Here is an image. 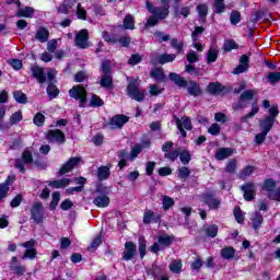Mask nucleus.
<instances>
[{
  "mask_svg": "<svg viewBox=\"0 0 280 280\" xmlns=\"http://www.w3.org/2000/svg\"><path fill=\"white\" fill-rule=\"evenodd\" d=\"M257 113H259V106H253L252 110L241 118V121L245 124V121H248L252 117H255Z\"/></svg>",
  "mask_w": 280,
  "mask_h": 280,
  "instance_id": "3c124183",
  "label": "nucleus"
},
{
  "mask_svg": "<svg viewBox=\"0 0 280 280\" xmlns=\"http://www.w3.org/2000/svg\"><path fill=\"white\" fill-rule=\"evenodd\" d=\"M70 183V178L55 179L49 182V186L52 187L54 189H62L65 187H69Z\"/></svg>",
  "mask_w": 280,
  "mask_h": 280,
  "instance_id": "bb28decb",
  "label": "nucleus"
},
{
  "mask_svg": "<svg viewBox=\"0 0 280 280\" xmlns=\"http://www.w3.org/2000/svg\"><path fill=\"white\" fill-rule=\"evenodd\" d=\"M218 231H219V228L217 224H211V225H207L205 228V233L207 235V237H218Z\"/></svg>",
  "mask_w": 280,
  "mask_h": 280,
  "instance_id": "58836bf2",
  "label": "nucleus"
},
{
  "mask_svg": "<svg viewBox=\"0 0 280 280\" xmlns=\"http://www.w3.org/2000/svg\"><path fill=\"white\" fill-rule=\"evenodd\" d=\"M124 28L135 30V16L126 15V18L124 19Z\"/></svg>",
  "mask_w": 280,
  "mask_h": 280,
  "instance_id": "c03bdc74",
  "label": "nucleus"
},
{
  "mask_svg": "<svg viewBox=\"0 0 280 280\" xmlns=\"http://www.w3.org/2000/svg\"><path fill=\"white\" fill-rule=\"evenodd\" d=\"M168 78L171 82H174V84H176V86H179L182 89L187 88V80H185V78L180 77L178 73L171 72L168 74Z\"/></svg>",
  "mask_w": 280,
  "mask_h": 280,
  "instance_id": "5701e85b",
  "label": "nucleus"
},
{
  "mask_svg": "<svg viewBox=\"0 0 280 280\" xmlns=\"http://www.w3.org/2000/svg\"><path fill=\"white\" fill-rule=\"evenodd\" d=\"M46 219L43 203L40 201H34L31 207V220L36 224H43Z\"/></svg>",
  "mask_w": 280,
  "mask_h": 280,
  "instance_id": "423d86ee",
  "label": "nucleus"
},
{
  "mask_svg": "<svg viewBox=\"0 0 280 280\" xmlns=\"http://www.w3.org/2000/svg\"><path fill=\"white\" fill-rule=\"evenodd\" d=\"M70 97H73L74 100H80L81 104L86 103V90L82 85H74L69 91Z\"/></svg>",
  "mask_w": 280,
  "mask_h": 280,
  "instance_id": "f3484780",
  "label": "nucleus"
},
{
  "mask_svg": "<svg viewBox=\"0 0 280 280\" xmlns=\"http://www.w3.org/2000/svg\"><path fill=\"white\" fill-rule=\"evenodd\" d=\"M220 131L221 128L218 124H212L208 129L209 135H212V137H218V135H220Z\"/></svg>",
  "mask_w": 280,
  "mask_h": 280,
  "instance_id": "69168bd1",
  "label": "nucleus"
},
{
  "mask_svg": "<svg viewBox=\"0 0 280 280\" xmlns=\"http://www.w3.org/2000/svg\"><path fill=\"white\" fill-rule=\"evenodd\" d=\"M138 252L140 259H144L148 255V241H145V236H140L138 238Z\"/></svg>",
  "mask_w": 280,
  "mask_h": 280,
  "instance_id": "b1692460",
  "label": "nucleus"
},
{
  "mask_svg": "<svg viewBox=\"0 0 280 280\" xmlns=\"http://www.w3.org/2000/svg\"><path fill=\"white\" fill-rule=\"evenodd\" d=\"M80 161H82V158L74 156L70 158L59 170V176H65V174H69L71 170H74L80 165Z\"/></svg>",
  "mask_w": 280,
  "mask_h": 280,
  "instance_id": "f8f14e48",
  "label": "nucleus"
},
{
  "mask_svg": "<svg viewBox=\"0 0 280 280\" xmlns=\"http://www.w3.org/2000/svg\"><path fill=\"white\" fill-rule=\"evenodd\" d=\"M102 244V235H97L96 237L93 238L92 243L90 246H88V250L91 253L93 250H97Z\"/></svg>",
  "mask_w": 280,
  "mask_h": 280,
  "instance_id": "a19ab883",
  "label": "nucleus"
},
{
  "mask_svg": "<svg viewBox=\"0 0 280 280\" xmlns=\"http://www.w3.org/2000/svg\"><path fill=\"white\" fill-rule=\"evenodd\" d=\"M36 40H39V43H47L49 40V30L45 27H39L35 35Z\"/></svg>",
  "mask_w": 280,
  "mask_h": 280,
  "instance_id": "c85d7f7f",
  "label": "nucleus"
},
{
  "mask_svg": "<svg viewBox=\"0 0 280 280\" xmlns=\"http://www.w3.org/2000/svg\"><path fill=\"white\" fill-rule=\"evenodd\" d=\"M221 257L223 259H233L235 257V248L233 246L223 247L221 249Z\"/></svg>",
  "mask_w": 280,
  "mask_h": 280,
  "instance_id": "f704fd0d",
  "label": "nucleus"
},
{
  "mask_svg": "<svg viewBox=\"0 0 280 280\" xmlns=\"http://www.w3.org/2000/svg\"><path fill=\"white\" fill-rule=\"evenodd\" d=\"M33 124L37 126L38 128L45 126V115L43 113H36L33 118Z\"/></svg>",
  "mask_w": 280,
  "mask_h": 280,
  "instance_id": "37998d69",
  "label": "nucleus"
},
{
  "mask_svg": "<svg viewBox=\"0 0 280 280\" xmlns=\"http://www.w3.org/2000/svg\"><path fill=\"white\" fill-rule=\"evenodd\" d=\"M179 161L183 163V165H189L191 161V152H189L187 149L183 151L179 150Z\"/></svg>",
  "mask_w": 280,
  "mask_h": 280,
  "instance_id": "4c0bfd02",
  "label": "nucleus"
},
{
  "mask_svg": "<svg viewBox=\"0 0 280 280\" xmlns=\"http://www.w3.org/2000/svg\"><path fill=\"white\" fill-rule=\"evenodd\" d=\"M248 71V56L243 55L240 59V65L233 70L234 75H240V73H245Z\"/></svg>",
  "mask_w": 280,
  "mask_h": 280,
  "instance_id": "412c9836",
  "label": "nucleus"
},
{
  "mask_svg": "<svg viewBox=\"0 0 280 280\" xmlns=\"http://www.w3.org/2000/svg\"><path fill=\"white\" fill-rule=\"evenodd\" d=\"M267 198L269 200H275L276 202H280V187L277 188L275 194H268Z\"/></svg>",
  "mask_w": 280,
  "mask_h": 280,
  "instance_id": "774afa93",
  "label": "nucleus"
},
{
  "mask_svg": "<svg viewBox=\"0 0 280 280\" xmlns=\"http://www.w3.org/2000/svg\"><path fill=\"white\" fill-rule=\"evenodd\" d=\"M56 70L55 69H49L47 71V81L48 86H47V95L50 96V98H54L58 95L59 91L58 88L54 84L56 80Z\"/></svg>",
  "mask_w": 280,
  "mask_h": 280,
  "instance_id": "9d476101",
  "label": "nucleus"
},
{
  "mask_svg": "<svg viewBox=\"0 0 280 280\" xmlns=\"http://www.w3.org/2000/svg\"><path fill=\"white\" fill-rule=\"evenodd\" d=\"M113 192V188L109 186H105L104 184L96 185L94 194L96 196L93 199V205L98 209H106L110 205V194Z\"/></svg>",
  "mask_w": 280,
  "mask_h": 280,
  "instance_id": "f257e3e1",
  "label": "nucleus"
},
{
  "mask_svg": "<svg viewBox=\"0 0 280 280\" xmlns=\"http://www.w3.org/2000/svg\"><path fill=\"white\" fill-rule=\"evenodd\" d=\"M137 257V244L131 241L125 243V249L121 255V261H132Z\"/></svg>",
  "mask_w": 280,
  "mask_h": 280,
  "instance_id": "1a4fd4ad",
  "label": "nucleus"
},
{
  "mask_svg": "<svg viewBox=\"0 0 280 280\" xmlns=\"http://www.w3.org/2000/svg\"><path fill=\"white\" fill-rule=\"evenodd\" d=\"M233 215L237 222V224H244V213H242V208L240 206H235L233 210Z\"/></svg>",
  "mask_w": 280,
  "mask_h": 280,
  "instance_id": "ea45409f",
  "label": "nucleus"
},
{
  "mask_svg": "<svg viewBox=\"0 0 280 280\" xmlns=\"http://www.w3.org/2000/svg\"><path fill=\"white\" fill-rule=\"evenodd\" d=\"M253 172H255V166L253 165H247L245 166L241 173H240V178H248V176H250L253 174Z\"/></svg>",
  "mask_w": 280,
  "mask_h": 280,
  "instance_id": "a18cd8bd",
  "label": "nucleus"
},
{
  "mask_svg": "<svg viewBox=\"0 0 280 280\" xmlns=\"http://www.w3.org/2000/svg\"><path fill=\"white\" fill-rule=\"evenodd\" d=\"M19 121H23V112L19 110L11 115L9 122L11 126H16Z\"/></svg>",
  "mask_w": 280,
  "mask_h": 280,
  "instance_id": "79ce46f5",
  "label": "nucleus"
},
{
  "mask_svg": "<svg viewBox=\"0 0 280 280\" xmlns=\"http://www.w3.org/2000/svg\"><path fill=\"white\" fill-rule=\"evenodd\" d=\"M170 270L171 272H174L175 275H180L183 272V260L182 259H175L170 264Z\"/></svg>",
  "mask_w": 280,
  "mask_h": 280,
  "instance_id": "72a5a7b5",
  "label": "nucleus"
},
{
  "mask_svg": "<svg viewBox=\"0 0 280 280\" xmlns=\"http://www.w3.org/2000/svg\"><path fill=\"white\" fill-rule=\"evenodd\" d=\"M147 10L150 14H154L158 19L163 20L170 16V5L154 7L151 2H147Z\"/></svg>",
  "mask_w": 280,
  "mask_h": 280,
  "instance_id": "6e6552de",
  "label": "nucleus"
},
{
  "mask_svg": "<svg viewBox=\"0 0 280 280\" xmlns=\"http://www.w3.org/2000/svg\"><path fill=\"white\" fill-rule=\"evenodd\" d=\"M233 148H219L214 154V159L217 161H225V159L233 156Z\"/></svg>",
  "mask_w": 280,
  "mask_h": 280,
  "instance_id": "a211bd4d",
  "label": "nucleus"
},
{
  "mask_svg": "<svg viewBox=\"0 0 280 280\" xmlns=\"http://www.w3.org/2000/svg\"><path fill=\"white\" fill-rule=\"evenodd\" d=\"M171 46L176 49V51L178 54H180V51H183V48L185 47V43L183 42H179L178 39L176 38H173L171 39Z\"/></svg>",
  "mask_w": 280,
  "mask_h": 280,
  "instance_id": "bf43d9fd",
  "label": "nucleus"
},
{
  "mask_svg": "<svg viewBox=\"0 0 280 280\" xmlns=\"http://www.w3.org/2000/svg\"><path fill=\"white\" fill-rule=\"evenodd\" d=\"M241 191L245 202H253L257 198V185L254 182H246L241 185Z\"/></svg>",
  "mask_w": 280,
  "mask_h": 280,
  "instance_id": "0eeeda50",
  "label": "nucleus"
},
{
  "mask_svg": "<svg viewBox=\"0 0 280 280\" xmlns=\"http://www.w3.org/2000/svg\"><path fill=\"white\" fill-rule=\"evenodd\" d=\"M34 8L32 7H25L23 9H20L16 12V16H24L25 19H32V16H34Z\"/></svg>",
  "mask_w": 280,
  "mask_h": 280,
  "instance_id": "c9c22d12",
  "label": "nucleus"
},
{
  "mask_svg": "<svg viewBox=\"0 0 280 280\" xmlns=\"http://www.w3.org/2000/svg\"><path fill=\"white\" fill-rule=\"evenodd\" d=\"M10 269L12 270V272H14V275H18L19 277H23V275H25L27 270L25 266L21 265L10 266Z\"/></svg>",
  "mask_w": 280,
  "mask_h": 280,
  "instance_id": "5fc2aeb1",
  "label": "nucleus"
},
{
  "mask_svg": "<svg viewBox=\"0 0 280 280\" xmlns=\"http://www.w3.org/2000/svg\"><path fill=\"white\" fill-rule=\"evenodd\" d=\"M142 57L139 54L131 55V57L128 60V65H131V67H135L136 65H139L141 62Z\"/></svg>",
  "mask_w": 280,
  "mask_h": 280,
  "instance_id": "338daca9",
  "label": "nucleus"
},
{
  "mask_svg": "<svg viewBox=\"0 0 280 280\" xmlns=\"http://www.w3.org/2000/svg\"><path fill=\"white\" fill-rule=\"evenodd\" d=\"M101 71L103 73L100 81L101 86H103V89H113V72L110 70V62L103 61Z\"/></svg>",
  "mask_w": 280,
  "mask_h": 280,
  "instance_id": "39448f33",
  "label": "nucleus"
},
{
  "mask_svg": "<svg viewBox=\"0 0 280 280\" xmlns=\"http://www.w3.org/2000/svg\"><path fill=\"white\" fill-rule=\"evenodd\" d=\"M207 91L211 93V95H220L222 91H224V86L220 83H210Z\"/></svg>",
  "mask_w": 280,
  "mask_h": 280,
  "instance_id": "2f4dec72",
  "label": "nucleus"
},
{
  "mask_svg": "<svg viewBox=\"0 0 280 280\" xmlns=\"http://www.w3.org/2000/svg\"><path fill=\"white\" fill-rule=\"evenodd\" d=\"M75 0H65L58 8L57 12L59 14H69L71 12V9L74 8Z\"/></svg>",
  "mask_w": 280,
  "mask_h": 280,
  "instance_id": "4be33fe9",
  "label": "nucleus"
},
{
  "mask_svg": "<svg viewBox=\"0 0 280 280\" xmlns=\"http://www.w3.org/2000/svg\"><path fill=\"white\" fill-rule=\"evenodd\" d=\"M46 139H48V141H55L59 144L67 143V136H65V132L60 129L48 130Z\"/></svg>",
  "mask_w": 280,
  "mask_h": 280,
  "instance_id": "4468645a",
  "label": "nucleus"
},
{
  "mask_svg": "<svg viewBox=\"0 0 280 280\" xmlns=\"http://www.w3.org/2000/svg\"><path fill=\"white\" fill-rule=\"evenodd\" d=\"M186 86L189 95H194L195 97H198V95H202V89H200V85L196 83V81L187 82Z\"/></svg>",
  "mask_w": 280,
  "mask_h": 280,
  "instance_id": "393cba45",
  "label": "nucleus"
},
{
  "mask_svg": "<svg viewBox=\"0 0 280 280\" xmlns=\"http://www.w3.org/2000/svg\"><path fill=\"white\" fill-rule=\"evenodd\" d=\"M260 189L267 194H275V189H277V180H275V178L265 179L260 185Z\"/></svg>",
  "mask_w": 280,
  "mask_h": 280,
  "instance_id": "6ab92c4d",
  "label": "nucleus"
},
{
  "mask_svg": "<svg viewBox=\"0 0 280 280\" xmlns=\"http://www.w3.org/2000/svg\"><path fill=\"white\" fill-rule=\"evenodd\" d=\"M130 121V117L124 114L115 115L109 120V126L115 129H121Z\"/></svg>",
  "mask_w": 280,
  "mask_h": 280,
  "instance_id": "dca6fc26",
  "label": "nucleus"
},
{
  "mask_svg": "<svg viewBox=\"0 0 280 280\" xmlns=\"http://www.w3.org/2000/svg\"><path fill=\"white\" fill-rule=\"evenodd\" d=\"M36 255H38V250H36V248L26 249L22 259H35Z\"/></svg>",
  "mask_w": 280,
  "mask_h": 280,
  "instance_id": "13d9d810",
  "label": "nucleus"
},
{
  "mask_svg": "<svg viewBox=\"0 0 280 280\" xmlns=\"http://www.w3.org/2000/svg\"><path fill=\"white\" fill-rule=\"evenodd\" d=\"M176 60V56L174 54L170 55H159L155 59V62L159 65H167V62H174Z\"/></svg>",
  "mask_w": 280,
  "mask_h": 280,
  "instance_id": "c756f323",
  "label": "nucleus"
},
{
  "mask_svg": "<svg viewBox=\"0 0 280 280\" xmlns=\"http://www.w3.org/2000/svg\"><path fill=\"white\" fill-rule=\"evenodd\" d=\"M190 174H191V171H189V167H187V166H183L178 170V176L182 179L189 178Z\"/></svg>",
  "mask_w": 280,
  "mask_h": 280,
  "instance_id": "0e129e2a",
  "label": "nucleus"
},
{
  "mask_svg": "<svg viewBox=\"0 0 280 280\" xmlns=\"http://www.w3.org/2000/svg\"><path fill=\"white\" fill-rule=\"evenodd\" d=\"M96 176L98 180H108V178H110V167L104 165L100 166Z\"/></svg>",
  "mask_w": 280,
  "mask_h": 280,
  "instance_id": "a878e982",
  "label": "nucleus"
},
{
  "mask_svg": "<svg viewBox=\"0 0 280 280\" xmlns=\"http://www.w3.org/2000/svg\"><path fill=\"white\" fill-rule=\"evenodd\" d=\"M149 93H150V95H161V93H163V88H161L156 84H151L149 86Z\"/></svg>",
  "mask_w": 280,
  "mask_h": 280,
  "instance_id": "e2e57ef3",
  "label": "nucleus"
},
{
  "mask_svg": "<svg viewBox=\"0 0 280 280\" xmlns=\"http://www.w3.org/2000/svg\"><path fill=\"white\" fill-rule=\"evenodd\" d=\"M277 117H279V106H271L269 108V115L260 120L261 130L267 133L270 132L275 126V121H277Z\"/></svg>",
  "mask_w": 280,
  "mask_h": 280,
  "instance_id": "20e7f679",
  "label": "nucleus"
},
{
  "mask_svg": "<svg viewBox=\"0 0 280 280\" xmlns=\"http://www.w3.org/2000/svg\"><path fill=\"white\" fill-rule=\"evenodd\" d=\"M201 202H203V205H207V207L212 210L220 209V205H222V201L215 198V196L211 192L203 194L201 197Z\"/></svg>",
  "mask_w": 280,
  "mask_h": 280,
  "instance_id": "ddd939ff",
  "label": "nucleus"
},
{
  "mask_svg": "<svg viewBox=\"0 0 280 280\" xmlns=\"http://www.w3.org/2000/svg\"><path fill=\"white\" fill-rule=\"evenodd\" d=\"M266 137H268V132L261 130L260 133H257V135L255 136V143H256L257 145H261V143H264V142L266 141Z\"/></svg>",
  "mask_w": 280,
  "mask_h": 280,
  "instance_id": "052dcab7",
  "label": "nucleus"
},
{
  "mask_svg": "<svg viewBox=\"0 0 280 280\" xmlns=\"http://www.w3.org/2000/svg\"><path fill=\"white\" fill-rule=\"evenodd\" d=\"M60 202V191L52 192V200L50 201V211H56V207H58Z\"/></svg>",
  "mask_w": 280,
  "mask_h": 280,
  "instance_id": "09e8293b",
  "label": "nucleus"
},
{
  "mask_svg": "<svg viewBox=\"0 0 280 280\" xmlns=\"http://www.w3.org/2000/svg\"><path fill=\"white\" fill-rule=\"evenodd\" d=\"M186 60L190 65H194V62H198V60H200V57L198 56L197 51L190 50L186 56Z\"/></svg>",
  "mask_w": 280,
  "mask_h": 280,
  "instance_id": "4d7b16f0",
  "label": "nucleus"
},
{
  "mask_svg": "<svg viewBox=\"0 0 280 280\" xmlns=\"http://www.w3.org/2000/svg\"><path fill=\"white\" fill-rule=\"evenodd\" d=\"M180 154V149H175L173 151H168L167 153H164V159H167L168 161H176Z\"/></svg>",
  "mask_w": 280,
  "mask_h": 280,
  "instance_id": "49530a36",
  "label": "nucleus"
},
{
  "mask_svg": "<svg viewBox=\"0 0 280 280\" xmlns=\"http://www.w3.org/2000/svg\"><path fill=\"white\" fill-rule=\"evenodd\" d=\"M174 244V236H171L168 234H163L158 236V242L153 243L149 250L150 253H153V255H159L160 250H163V248H170Z\"/></svg>",
  "mask_w": 280,
  "mask_h": 280,
  "instance_id": "7ed1b4c3",
  "label": "nucleus"
},
{
  "mask_svg": "<svg viewBox=\"0 0 280 280\" xmlns=\"http://www.w3.org/2000/svg\"><path fill=\"white\" fill-rule=\"evenodd\" d=\"M176 205V201H174V198L164 195L162 196V207L164 211H170L171 207H174Z\"/></svg>",
  "mask_w": 280,
  "mask_h": 280,
  "instance_id": "e433bc0d",
  "label": "nucleus"
},
{
  "mask_svg": "<svg viewBox=\"0 0 280 280\" xmlns=\"http://www.w3.org/2000/svg\"><path fill=\"white\" fill-rule=\"evenodd\" d=\"M267 80L270 84H277L280 82V72H271L267 75Z\"/></svg>",
  "mask_w": 280,
  "mask_h": 280,
  "instance_id": "680f3d73",
  "label": "nucleus"
},
{
  "mask_svg": "<svg viewBox=\"0 0 280 280\" xmlns=\"http://www.w3.org/2000/svg\"><path fill=\"white\" fill-rule=\"evenodd\" d=\"M224 51H233V49H237V43L233 39H228L223 44Z\"/></svg>",
  "mask_w": 280,
  "mask_h": 280,
  "instance_id": "864d4df0",
  "label": "nucleus"
},
{
  "mask_svg": "<svg viewBox=\"0 0 280 280\" xmlns=\"http://www.w3.org/2000/svg\"><path fill=\"white\" fill-rule=\"evenodd\" d=\"M22 161L25 163V165H31V163H34V155H32L30 150L23 151Z\"/></svg>",
  "mask_w": 280,
  "mask_h": 280,
  "instance_id": "8fccbe9b",
  "label": "nucleus"
},
{
  "mask_svg": "<svg viewBox=\"0 0 280 280\" xmlns=\"http://www.w3.org/2000/svg\"><path fill=\"white\" fill-rule=\"evenodd\" d=\"M102 36L106 43H109L110 45H117V35H110L108 32L104 31Z\"/></svg>",
  "mask_w": 280,
  "mask_h": 280,
  "instance_id": "603ef678",
  "label": "nucleus"
},
{
  "mask_svg": "<svg viewBox=\"0 0 280 280\" xmlns=\"http://www.w3.org/2000/svg\"><path fill=\"white\" fill-rule=\"evenodd\" d=\"M141 85V80L131 79L127 86V93L131 100H136V102H143L145 100V91L139 89Z\"/></svg>",
  "mask_w": 280,
  "mask_h": 280,
  "instance_id": "f03ea898",
  "label": "nucleus"
},
{
  "mask_svg": "<svg viewBox=\"0 0 280 280\" xmlns=\"http://www.w3.org/2000/svg\"><path fill=\"white\" fill-rule=\"evenodd\" d=\"M151 78L155 80L156 82H165V72H163V69L155 68L151 71Z\"/></svg>",
  "mask_w": 280,
  "mask_h": 280,
  "instance_id": "473e14b6",
  "label": "nucleus"
},
{
  "mask_svg": "<svg viewBox=\"0 0 280 280\" xmlns=\"http://www.w3.org/2000/svg\"><path fill=\"white\" fill-rule=\"evenodd\" d=\"M225 172H228V174H235V172H237V160H230V162L225 166Z\"/></svg>",
  "mask_w": 280,
  "mask_h": 280,
  "instance_id": "de8ad7c7",
  "label": "nucleus"
},
{
  "mask_svg": "<svg viewBox=\"0 0 280 280\" xmlns=\"http://www.w3.org/2000/svg\"><path fill=\"white\" fill-rule=\"evenodd\" d=\"M31 71H32L33 78H36L39 84H45V82L47 81V77H45V71L43 70V68L38 66H33L31 68Z\"/></svg>",
  "mask_w": 280,
  "mask_h": 280,
  "instance_id": "aec40b11",
  "label": "nucleus"
},
{
  "mask_svg": "<svg viewBox=\"0 0 280 280\" xmlns=\"http://www.w3.org/2000/svg\"><path fill=\"white\" fill-rule=\"evenodd\" d=\"M262 224H264V215L258 212L252 219V229H254V231H259Z\"/></svg>",
  "mask_w": 280,
  "mask_h": 280,
  "instance_id": "7c9ffc66",
  "label": "nucleus"
},
{
  "mask_svg": "<svg viewBox=\"0 0 280 280\" xmlns=\"http://www.w3.org/2000/svg\"><path fill=\"white\" fill-rule=\"evenodd\" d=\"M13 97L18 104H25L27 102V96L21 91L14 92Z\"/></svg>",
  "mask_w": 280,
  "mask_h": 280,
  "instance_id": "6e6d98bb",
  "label": "nucleus"
},
{
  "mask_svg": "<svg viewBox=\"0 0 280 280\" xmlns=\"http://www.w3.org/2000/svg\"><path fill=\"white\" fill-rule=\"evenodd\" d=\"M163 214L156 213L152 210H145L143 213V224H161Z\"/></svg>",
  "mask_w": 280,
  "mask_h": 280,
  "instance_id": "2eb2a0df",
  "label": "nucleus"
},
{
  "mask_svg": "<svg viewBox=\"0 0 280 280\" xmlns=\"http://www.w3.org/2000/svg\"><path fill=\"white\" fill-rule=\"evenodd\" d=\"M220 54V49H218V46L212 45L210 46L207 55V62L211 65V62H215L218 60V55Z\"/></svg>",
  "mask_w": 280,
  "mask_h": 280,
  "instance_id": "cd10ccee",
  "label": "nucleus"
},
{
  "mask_svg": "<svg viewBox=\"0 0 280 280\" xmlns=\"http://www.w3.org/2000/svg\"><path fill=\"white\" fill-rule=\"evenodd\" d=\"M74 45L80 49H89L91 44H89V31L83 28L79 31L74 37Z\"/></svg>",
  "mask_w": 280,
  "mask_h": 280,
  "instance_id": "9b49d317",
  "label": "nucleus"
}]
</instances>
